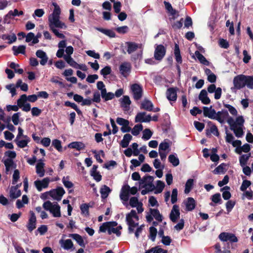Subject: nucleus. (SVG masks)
Returning a JSON list of instances; mask_svg holds the SVG:
<instances>
[{
  "instance_id": "423d86ee",
  "label": "nucleus",
  "mask_w": 253,
  "mask_h": 253,
  "mask_svg": "<svg viewBox=\"0 0 253 253\" xmlns=\"http://www.w3.org/2000/svg\"><path fill=\"white\" fill-rule=\"evenodd\" d=\"M234 87L232 90L240 89L245 86V76L240 75L236 76L233 79Z\"/></svg>"
},
{
  "instance_id": "864d4df0",
  "label": "nucleus",
  "mask_w": 253,
  "mask_h": 253,
  "mask_svg": "<svg viewBox=\"0 0 253 253\" xmlns=\"http://www.w3.org/2000/svg\"><path fill=\"white\" fill-rule=\"evenodd\" d=\"M101 96L105 101L111 100L115 97V95L113 93L111 92H107L106 90L101 94Z\"/></svg>"
},
{
  "instance_id": "4be33fe9",
  "label": "nucleus",
  "mask_w": 253,
  "mask_h": 253,
  "mask_svg": "<svg viewBox=\"0 0 253 253\" xmlns=\"http://www.w3.org/2000/svg\"><path fill=\"white\" fill-rule=\"evenodd\" d=\"M151 120V116L150 115H146L145 112H139L138 113L135 118V122L136 123L138 122H149Z\"/></svg>"
},
{
  "instance_id": "7ed1b4c3",
  "label": "nucleus",
  "mask_w": 253,
  "mask_h": 253,
  "mask_svg": "<svg viewBox=\"0 0 253 253\" xmlns=\"http://www.w3.org/2000/svg\"><path fill=\"white\" fill-rule=\"evenodd\" d=\"M126 219L128 226V232L131 234L134 232L135 228L138 226L139 218L135 211L132 210L129 213L126 214Z\"/></svg>"
},
{
  "instance_id": "72a5a7b5",
  "label": "nucleus",
  "mask_w": 253,
  "mask_h": 253,
  "mask_svg": "<svg viewBox=\"0 0 253 253\" xmlns=\"http://www.w3.org/2000/svg\"><path fill=\"white\" fill-rule=\"evenodd\" d=\"M141 109H143L146 110L151 111L153 110V104L152 102L149 100L145 99L141 103Z\"/></svg>"
},
{
  "instance_id": "0eeeda50",
  "label": "nucleus",
  "mask_w": 253,
  "mask_h": 253,
  "mask_svg": "<svg viewBox=\"0 0 253 253\" xmlns=\"http://www.w3.org/2000/svg\"><path fill=\"white\" fill-rule=\"evenodd\" d=\"M51 181H53V180L50 179L49 177H45L42 180H36L34 185L38 191H41L42 189L47 188Z\"/></svg>"
},
{
  "instance_id": "dca6fc26",
  "label": "nucleus",
  "mask_w": 253,
  "mask_h": 253,
  "mask_svg": "<svg viewBox=\"0 0 253 253\" xmlns=\"http://www.w3.org/2000/svg\"><path fill=\"white\" fill-rule=\"evenodd\" d=\"M119 101L121 107L125 112L128 111L129 110L131 101L128 96H123V97L120 99Z\"/></svg>"
},
{
  "instance_id": "9b49d317",
  "label": "nucleus",
  "mask_w": 253,
  "mask_h": 253,
  "mask_svg": "<svg viewBox=\"0 0 253 253\" xmlns=\"http://www.w3.org/2000/svg\"><path fill=\"white\" fill-rule=\"evenodd\" d=\"M218 238L222 242H227L228 241L233 243L238 242V239L236 236L234 234L230 233L222 232L219 235Z\"/></svg>"
},
{
  "instance_id": "2f4dec72",
  "label": "nucleus",
  "mask_w": 253,
  "mask_h": 253,
  "mask_svg": "<svg viewBox=\"0 0 253 253\" xmlns=\"http://www.w3.org/2000/svg\"><path fill=\"white\" fill-rule=\"evenodd\" d=\"M62 182L64 186L69 189V193H71L73 191V190L70 189L74 186L73 183L70 181V177L69 176H63L62 179Z\"/></svg>"
},
{
  "instance_id": "1a4fd4ad",
  "label": "nucleus",
  "mask_w": 253,
  "mask_h": 253,
  "mask_svg": "<svg viewBox=\"0 0 253 253\" xmlns=\"http://www.w3.org/2000/svg\"><path fill=\"white\" fill-rule=\"evenodd\" d=\"M126 44L127 46V52L128 54H131L138 49H140V55H142L143 49V45L142 44L128 42H126Z\"/></svg>"
},
{
  "instance_id": "2eb2a0df",
  "label": "nucleus",
  "mask_w": 253,
  "mask_h": 253,
  "mask_svg": "<svg viewBox=\"0 0 253 253\" xmlns=\"http://www.w3.org/2000/svg\"><path fill=\"white\" fill-rule=\"evenodd\" d=\"M166 54V49L161 44L158 45L155 48L154 57L156 60H161Z\"/></svg>"
},
{
  "instance_id": "f704fd0d",
  "label": "nucleus",
  "mask_w": 253,
  "mask_h": 253,
  "mask_svg": "<svg viewBox=\"0 0 253 253\" xmlns=\"http://www.w3.org/2000/svg\"><path fill=\"white\" fill-rule=\"evenodd\" d=\"M111 191V189L108 186L105 185H103L100 189V193L102 199H105L107 198Z\"/></svg>"
},
{
  "instance_id": "9d476101",
  "label": "nucleus",
  "mask_w": 253,
  "mask_h": 253,
  "mask_svg": "<svg viewBox=\"0 0 253 253\" xmlns=\"http://www.w3.org/2000/svg\"><path fill=\"white\" fill-rule=\"evenodd\" d=\"M50 197L54 200L60 201L65 191L63 187H58L56 189H52L50 191Z\"/></svg>"
},
{
  "instance_id": "c756f323",
  "label": "nucleus",
  "mask_w": 253,
  "mask_h": 253,
  "mask_svg": "<svg viewBox=\"0 0 253 253\" xmlns=\"http://www.w3.org/2000/svg\"><path fill=\"white\" fill-rule=\"evenodd\" d=\"M199 98L204 104H209L211 102V100L208 96L207 91L205 89L201 91L199 95Z\"/></svg>"
},
{
  "instance_id": "ea45409f",
  "label": "nucleus",
  "mask_w": 253,
  "mask_h": 253,
  "mask_svg": "<svg viewBox=\"0 0 253 253\" xmlns=\"http://www.w3.org/2000/svg\"><path fill=\"white\" fill-rule=\"evenodd\" d=\"M95 29L104 34V35L108 36L110 38H115L116 36L115 32L112 30L106 29L97 27L95 28Z\"/></svg>"
},
{
  "instance_id": "052dcab7",
  "label": "nucleus",
  "mask_w": 253,
  "mask_h": 253,
  "mask_svg": "<svg viewBox=\"0 0 253 253\" xmlns=\"http://www.w3.org/2000/svg\"><path fill=\"white\" fill-rule=\"evenodd\" d=\"M250 89L253 88V76H245V86Z\"/></svg>"
},
{
  "instance_id": "6ab92c4d",
  "label": "nucleus",
  "mask_w": 253,
  "mask_h": 253,
  "mask_svg": "<svg viewBox=\"0 0 253 253\" xmlns=\"http://www.w3.org/2000/svg\"><path fill=\"white\" fill-rule=\"evenodd\" d=\"M45 164L42 159L37 161L36 166V172L37 174L41 177L44 176L45 174L44 170Z\"/></svg>"
},
{
  "instance_id": "3c124183",
  "label": "nucleus",
  "mask_w": 253,
  "mask_h": 253,
  "mask_svg": "<svg viewBox=\"0 0 253 253\" xmlns=\"http://www.w3.org/2000/svg\"><path fill=\"white\" fill-rule=\"evenodd\" d=\"M250 145L248 144H245L239 148H236V152L238 154H241V152H244L245 153H248L250 151Z\"/></svg>"
},
{
  "instance_id": "8fccbe9b",
  "label": "nucleus",
  "mask_w": 253,
  "mask_h": 253,
  "mask_svg": "<svg viewBox=\"0 0 253 253\" xmlns=\"http://www.w3.org/2000/svg\"><path fill=\"white\" fill-rule=\"evenodd\" d=\"M64 59L66 62L71 67L76 68L78 63H77L71 57V56H64Z\"/></svg>"
},
{
  "instance_id": "4468645a",
  "label": "nucleus",
  "mask_w": 253,
  "mask_h": 253,
  "mask_svg": "<svg viewBox=\"0 0 253 253\" xmlns=\"http://www.w3.org/2000/svg\"><path fill=\"white\" fill-rule=\"evenodd\" d=\"M26 94L22 95L17 100V104L24 111L28 112L31 110V105L29 103H26Z\"/></svg>"
},
{
  "instance_id": "f257e3e1",
  "label": "nucleus",
  "mask_w": 253,
  "mask_h": 253,
  "mask_svg": "<svg viewBox=\"0 0 253 253\" xmlns=\"http://www.w3.org/2000/svg\"><path fill=\"white\" fill-rule=\"evenodd\" d=\"M54 7L53 12L50 14L48 18V25L50 30L58 38L64 39L65 38L64 35L59 31V29L65 30L67 28L66 25L60 20L61 10L59 6L56 3H53Z\"/></svg>"
},
{
  "instance_id": "49530a36",
  "label": "nucleus",
  "mask_w": 253,
  "mask_h": 253,
  "mask_svg": "<svg viewBox=\"0 0 253 253\" xmlns=\"http://www.w3.org/2000/svg\"><path fill=\"white\" fill-rule=\"evenodd\" d=\"M251 153L241 155L239 158V162L241 166H245L251 157Z\"/></svg>"
},
{
  "instance_id": "6e6d98bb",
  "label": "nucleus",
  "mask_w": 253,
  "mask_h": 253,
  "mask_svg": "<svg viewBox=\"0 0 253 253\" xmlns=\"http://www.w3.org/2000/svg\"><path fill=\"white\" fill-rule=\"evenodd\" d=\"M18 10L17 9H14V10H10L8 13L5 16L4 18V21L6 22L8 19H11L15 16H18Z\"/></svg>"
},
{
  "instance_id": "680f3d73",
  "label": "nucleus",
  "mask_w": 253,
  "mask_h": 253,
  "mask_svg": "<svg viewBox=\"0 0 253 253\" xmlns=\"http://www.w3.org/2000/svg\"><path fill=\"white\" fill-rule=\"evenodd\" d=\"M143 129V126L141 124H137L133 127L131 130V133L134 135L136 136L139 134L140 132L142 131Z\"/></svg>"
},
{
  "instance_id": "7c9ffc66",
  "label": "nucleus",
  "mask_w": 253,
  "mask_h": 253,
  "mask_svg": "<svg viewBox=\"0 0 253 253\" xmlns=\"http://www.w3.org/2000/svg\"><path fill=\"white\" fill-rule=\"evenodd\" d=\"M171 143L169 141L165 139L164 141L161 142L159 146V151L168 152L170 151V147Z\"/></svg>"
},
{
  "instance_id": "774afa93",
  "label": "nucleus",
  "mask_w": 253,
  "mask_h": 253,
  "mask_svg": "<svg viewBox=\"0 0 253 253\" xmlns=\"http://www.w3.org/2000/svg\"><path fill=\"white\" fill-rule=\"evenodd\" d=\"M117 124L121 126H129V122L128 120L123 119L122 118H117L116 119Z\"/></svg>"
},
{
  "instance_id": "a18cd8bd",
  "label": "nucleus",
  "mask_w": 253,
  "mask_h": 253,
  "mask_svg": "<svg viewBox=\"0 0 253 253\" xmlns=\"http://www.w3.org/2000/svg\"><path fill=\"white\" fill-rule=\"evenodd\" d=\"M169 161L174 166L176 167L179 164V161L176 154H171L169 156Z\"/></svg>"
},
{
  "instance_id": "412c9836",
  "label": "nucleus",
  "mask_w": 253,
  "mask_h": 253,
  "mask_svg": "<svg viewBox=\"0 0 253 253\" xmlns=\"http://www.w3.org/2000/svg\"><path fill=\"white\" fill-rule=\"evenodd\" d=\"M232 120H231L229 122V125L230 126V128L231 130H232L235 136L238 138H240L243 136L244 135V131L243 128H244V126H235L232 124Z\"/></svg>"
},
{
  "instance_id": "c85d7f7f",
  "label": "nucleus",
  "mask_w": 253,
  "mask_h": 253,
  "mask_svg": "<svg viewBox=\"0 0 253 253\" xmlns=\"http://www.w3.org/2000/svg\"><path fill=\"white\" fill-rule=\"evenodd\" d=\"M36 56L41 59L40 64L44 65L47 62L48 57L46 53L42 50H38L36 53Z\"/></svg>"
},
{
  "instance_id": "4c0bfd02",
  "label": "nucleus",
  "mask_w": 253,
  "mask_h": 253,
  "mask_svg": "<svg viewBox=\"0 0 253 253\" xmlns=\"http://www.w3.org/2000/svg\"><path fill=\"white\" fill-rule=\"evenodd\" d=\"M68 146L70 148L75 149L79 151L84 149L85 148V145L83 142L77 141L70 143Z\"/></svg>"
},
{
  "instance_id": "bb28decb",
  "label": "nucleus",
  "mask_w": 253,
  "mask_h": 253,
  "mask_svg": "<svg viewBox=\"0 0 253 253\" xmlns=\"http://www.w3.org/2000/svg\"><path fill=\"white\" fill-rule=\"evenodd\" d=\"M4 166L5 167V172L8 174L16 168V165L13 160L8 159H2Z\"/></svg>"
},
{
  "instance_id": "603ef678",
  "label": "nucleus",
  "mask_w": 253,
  "mask_h": 253,
  "mask_svg": "<svg viewBox=\"0 0 253 253\" xmlns=\"http://www.w3.org/2000/svg\"><path fill=\"white\" fill-rule=\"evenodd\" d=\"M21 191L19 189L16 187H12L10 189V196L13 199H16L21 195Z\"/></svg>"
},
{
  "instance_id": "a878e982",
  "label": "nucleus",
  "mask_w": 253,
  "mask_h": 253,
  "mask_svg": "<svg viewBox=\"0 0 253 253\" xmlns=\"http://www.w3.org/2000/svg\"><path fill=\"white\" fill-rule=\"evenodd\" d=\"M167 98L170 101H175L177 99V92L175 88L170 87L168 89L166 92Z\"/></svg>"
},
{
  "instance_id": "c9c22d12",
  "label": "nucleus",
  "mask_w": 253,
  "mask_h": 253,
  "mask_svg": "<svg viewBox=\"0 0 253 253\" xmlns=\"http://www.w3.org/2000/svg\"><path fill=\"white\" fill-rule=\"evenodd\" d=\"M69 237L75 240L77 243L82 247H85V244L82 237L78 234H70Z\"/></svg>"
},
{
  "instance_id": "b1692460",
  "label": "nucleus",
  "mask_w": 253,
  "mask_h": 253,
  "mask_svg": "<svg viewBox=\"0 0 253 253\" xmlns=\"http://www.w3.org/2000/svg\"><path fill=\"white\" fill-rule=\"evenodd\" d=\"M30 217L29 219L27 227L30 232H32L36 227V217L33 211L30 212Z\"/></svg>"
},
{
  "instance_id": "de8ad7c7",
  "label": "nucleus",
  "mask_w": 253,
  "mask_h": 253,
  "mask_svg": "<svg viewBox=\"0 0 253 253\" xmlns=\"http://www.w3.org/2000/svg\"><path fill=\"white\" fill-rule=\"evenodd\" d=\"M194 184V180L193 179H189L186 182L185 185L184 193L188 194L191 190Z\"/></svg>"
},
{
  "instance_id": "473e14b6",
  "label": "nucleus",
  "mask_w": 253,
  "mask_h": 253,
  "mask_svg": "<svg viewBox=\"0 0 253 253\" xmlns=\"http://www.w3.org/2000/svg\"><path fill=\"white\" fill-rule=\"evenodd\" d=\"M195 56L196 57L193 56V58L195 59L196 58L201 64L206 66L209 65L210 62L202 54L200 53L199 51H196L195 52Z\"/></svg>"
},
{
  "instance_id": "0e129e2a",
  "label": "nucleus",
  "mask_w": 253,
  "mask_h": 253,
  "mask_svg": "<svg viewBox=\"0 0 253 253\" xmlns=\"http://www.w3.org/2000/svg\"><path fill=\"white\" fill-rule=\"evenodd\" d=\"M225 107L228 109V111L233 116H237L238 115V111L236 109L231 105L225 104H224Z\"/></svg>"
},
{
  "instance_id": "5701e85b",
  "label": "nucleus",
  "mask_w": 253,
  "mask_h": 253,
  "mask_svg": "<svg viewBox=\"0 0 253 253\" xmlns=\"http://www.w3.org/2000/svg\"><path fill=\"white\" fill-rule=\"evenodd\" d=\"M59 244L62 248L65 250H74V244L70 239L63 240L61 239L59 241Z\"/></svg>"
},
{
  "instance_id": "a211bd4d",
  "label": "nucleus",
  "mask_w": 253,
  "mask_h": 253,
  "mask_svg": "<svg viewBox=\"0 0 253 253\" xmlns=\"http://www.w3.org/2000/svg\"><path fill=\"white\" fill-rule=\"evenodd\" d=\"M120 73L125 77L128 76L131 71V65L128 62L122 63L120 66Z\"/></svg>"
},
{
  "instance_id": "6e6552de",
  "label": "nucleus",
  "mask_w": 253,
  "mask_h": 253,
  "mask_svg": "<svg viewBox=\"0 0 253 253\" xmlns=\"http://www.w3.org/2000/svg\"><path fill=\"white\" fill-rule=\"evenodd\" d=\"M131 91L133 94V98L135 100H139L142 96V87L137 84H134L130 86Z\"/></svg>"
},
{
  "instance_id": "e2e57ef3",
  "label": "nucleus",
  "mask_w": 253,
  "mask_h": 253,
  "mask_svg": "<svg viewBox=\"0 0 253 253\" xmlns=\"http://www.w3.org/2000/svg\"><path fill=\"white\" fill-rule=\"evenodd\" d=\"M153 132L150 129L146 128L143 131V135L142 138L145 140H149L152 136Z\"/></svg>"
},
{
  "instance_id": "4d7b16f0",
  "label": "nucleus",
  "mask_w": 253,
  "mask_h": 253,
  "mask_svg": "<svg viewBox=\"0 0 253 253\" xmlns=\"http://www.w3.org/2000/svg\"><path fill=\"white\" fill-rule=\"evenodd\" d=\"M165 183L164 182L161 181V180H158L157 181V185L155 189V193L156 194H159L161 193L164 187H165Z\"/></svg>"
},
{
  "instance_id": "5fc2aeb1",
  "label": "nucleus",
  "mask_w": 253,
  "mask_h": 253,
  "mask_svg": "<svg viewBox=\"0 0 253 253\" xmlns=\"http://www.w3.org/2000/svg\"><path fill=\"white\" fill-rule=\"evenodd\" d=\"M150 213L157 220L161 221L162 220V216L157 209H150Z\"/></svg>"
},
{
  "instance_id": "58836bf2",
  "label": "nucleus",
  "mask_w": 253,
  "mask_h": 253,
  "mask_svg": "<svg viewBox=\"0 0 253 253\" xmlns=\"http://www.w3.org/2000/svg\"><path fill=\"white\" fill-rule=\"evenodd\" d=\"M132 136L130 134H126L123 137V140L121 142V145L123 148H126L128 146L129 142L132 139Z\"/></svg>"
},
{
  "instance_id": "79ce46f5",
  "label": "nucleus",
  "mask_w": 253,
  "mask_h": 253,
  "mask_svg": "<svg viewBox=\"0 0 253 253\" xmlns=\"http://www.w3.org/2000/svg\"><path fill=\"white\" fill-rule=\"evenodd\" d=\"M174 54L176 62L179 64H181L182 63V58L180 55L179 46L177 44H175L174 46Z\"/></svg>"
},
{
  "instance_id": "37998d69",
  "label": "nucleus",
  "mask_w": 253,
  "mask_h": 253,
  "mask_svg": "<svg viewBox=\"0 0 253 253\" xmlns=\"http://www.w3.org/2000/svg\"><path fill=\"white\" fill-rule=\"evenodd\" d=\"M111 222H106L103 223L100 227L99 229V232H105L107 231H108V233H109V232L110 231V229L111 226Z\"/></svg>"
},
{
  "instance_id": "cd10ccee",
  "label": "nucleus",
  "mask_w": 253,
  "mask_h": 253,
  "mask_svg": "<svg viewBox=\"0 0 253 253\" xmlns=\"http://www.w3.org/2000/svg\"><path fill=\"white\" fill-rule=\"evenodd\" d=\"M232 120V124L235 126H244V124L245 122V120L242 116H238L235 120H234L233 118H229V120L227 121V123L229 124V121Z\"/></svg>"
},
{
  "instance_id": "09e8293b",
  "label": "nucleus",
  "mask_w": 253,
  "mask_h": 253,
  "mask_svg": "<svg viewBox=\"0 0 253 253\" xmlns=\"http://www.w3.org/2000/svg\"><path fill=\"white\" fill-rule=\"evenodd\" d=\"M167 250L161 248L159 246L152 248L150 250L146 251L145 253H167Z\"/></svg>"
},
{
  "instance_id": "393cba45",
  "label": "nucleus",
  "mask_w": 253,
  "mask_h": 253,
  "mask_svg": "<svg viewBox=\"0 0 253 253\" xmlns=\"http://www.w3.org/2000/svg\"><path fill=\"white\" fill-rule=\"evenodd\" d=\"M203 113L205 116L211 119H215L216 112L214 109H212V106L210 107H204Z\"/></svg>"
},
{
  "instance_id": "f3484780",
  "label": "nucleus",
  "mask_w": 253,
  "mask_h": 253,
  "mask_svg": "<svg viewBox=\"0 0 253 253\" xmlns=\"http://www.w3.org/2000/svg\"><path fill=\"white\" fill-rule=\"evenodd\" d=\"M182 206L185 207L186 211H191L195 208L196 202L193 198L189 197L183 201Z\"/></svg>"
},
{
  "instance_id": "69168bd1",
  "label": "nucleus",
  "mask_w": 253,
  "mask_h": 253,
  "mask_svg": "<svg viewBox=\"0 0 253 253\" xmlns=\"http://www.w3.org/2000/svg\"><path fill=\"white\" fill-rule=\"evenodd\" d=\"M149 238L152 241H154L157 233V230L154 227H150L149 228Z\"/></svg>"
},
{
  "instance_id": "ddd939ff",
  "label": "nucleus",
  "mask_w": 253,
  "mask_h": 253,
  "mask_svg": "<svg viewBox=\"0 0 253 253\" xmlns=\"http://www.w3.org/2000/svg\"><path fill=\"white\" fill-rule=\"evenodd\" d=\"M229 118H231V117L229 116L227 111L222 110L221 111H218L216 113L214 120H217L221 124H224L225 121L227 122Z\"/></svg>"
},
{
  "instance_id": "13d9d810",
  "label": "nucleus",
  "mask_w": 253,
  "mask_h": 253,
  "mask_svg": "<svg viewBox=\"0 0 253 253\" xmlns=\"http://www.w3.org/2000/svg\"><path fill=\"white\" fill-rule=\"evenodd\" d=\"M16 153L14 151H8L5 152L3 159H8L13 160L16 157Z\"/></svg>"
},
{
  "instance_id": "a19ab883",
  "label": "nucleus",
  "mask_w": 253,
  "mask_h": 253,
  "mask_svg": "<svg viewBox=\"0 0 253 253\" xmlns=\"http://www.w3.org/2000/svg\"><path fill=\"white\" fill-rule=\"evenodd\" d=\"M26 46L23 45L19 46H13L12 50L13 51L14 55H17L19 53L24 54L25 53Z\"/></svg>"
},
{
  "instance_id": "338daca9",
  "label": "nucleus",
  "mask_w": 253,
  "mask_h": 253,
  "mask_svg": "<svg viewBox=\"0 0 253 253\" xmlns=\"http://www.w3.org/2000/svg\"><path fill=\"white\" fill-rule=\"evenodd\" d=\"M52 144L59 152H61L62 151L61 142L60 140L58 139H54L52 140Z\"/></svg>"
},
{
  "instance_id": "f03ea898",
  "label": "nucleus",
  "mask_w": 253,
  "mask_h": 253,
  "mask_svg": "<svg viewBox=\"0 0 253 253\" xmlns=\"http://www.w3.org/2000/svg\"><path fill=\"white\" fill-rule=\"evenodd\" d=\"M137 192V188L135 186L130 187L128 185H124L121 188L120 194V198L122 201L123 205L127 207L128 204L126 202L128 200L129 196L135 195Z\"/></svg>"
},
{
  "instance_id": "bf43d9fd",
  "label": "nucleus",
  "mask_w": 253,
  "mask_h": 253,
  "mask_svg": "<svg viewBox=\"0 0 253 253\" xmlns=\"http://www.w3.org/2000/svg\"><path fill=\"white\" fill-rule=\"evenodd\" d=\"M230 188L228 186H225L221 189L223 192L222 197L224 200H228L231 197V194L229 192Z\"/></svg>"
},
{
  "instance_id": "39448f33",
  "label": "nucleus",
  "mask_w": 253,
  "mask_h": 253,
  "mask_svg": "<svg viewBox=\"0 0 253 253\" xmlns=\"http://www.w3.org/2000/svg\"><path fill=\"white\" fill-rule=\"evenodd\" d=\"M154 177L150 175L144 176L140 181V185L141 187L144 188L149 191L153 190L155 186L153 183Z\"/></svg>"
},
{
  "instance_id": "aec40b11",
  "label": "nucleus",
  "mask_w": 253,
  "mask_h": 253,
  "mask_svg": "<svg viewBox=\"0 0 253 253\" xmlns=\"http://www.w3.org/2000/svg\"><path fill=\"white\" fill-rule=\"evenodd\" d=\"M179 217L180 211L179 207L176 205H174L173 206L170 212L169 218L173 222H175Z\"/></svg>"
},
{
  "instance_id": "c03bdc74",
  "label": "nucleus",
  "mask_w": 253,
  "mask_h": 253,
  "mask_svg": "<svg viewBox=\"0 0 253 253\" xmlns=\"http://www.w3.org/2000/svg\"><path fill=\"white\" fill-rule=\"evenodd\" d=\"M112 223L110 229V231L109 232V234L110 235L112 233H114L117 235L118 236H120L121 235V232L119 231V228L115 227L117 225V223L115 221L111 222Z\"/></svg>"
},
{
  "instance_id": "e433bc0d",
  "label": "nucleus",
  "mask_w": 253,
  "mask_h": 253,
  "mask_svg": "<svg viewBox=\"0 0 253 253\" xmlns=\"http://www.w3.org/2000/svg\"><path fill=\"white\" fill-rule=\"evenodd\" d=\"M227 168L226 164L222 163L213 170V173L215 174H223L226 171Z\"/></svg>"
},
{
  "instance_id": "f8f14e48",
  "label": "nucleus",
  "mask_w": 253,
  "mask_h": 253,
  "mask_svg": "<svg viewBox=\"0 0 253 253\" xmlns=\"http://www.w3.org/2000/svg\"><path fill=\"white\" fill-rule=\"evenodd\" d=\"M31 141L30 138L27 136L22 137L15 138L14 142L20 148H28L29 147L28 144Z\"/></svg>"
},
{
  "instance_id": "20e7f679",
  "label": "nucleus",
  "mask_w": 253,
  "mask_h": 253,
  "mask_svg": "<svg viewBox=\"0 0 253 253\" xmlns=\"http://www.w3.org/2000/svg\"><path fill=\"white\" fill-rule=\"evenodd\" d=\"M44 210L49 211L54 217H60L61 215L60 207L56 202L51 203L47 201L44 202L42 205Z\"/></svg>"
}]
</instances>
